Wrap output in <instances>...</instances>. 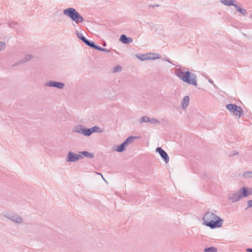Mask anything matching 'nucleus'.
<instances>
[{"mask_svg": "<svg viewBox=\"0 0 252 252\" xmlns=\"http://www.w3.org/2000/svg\"><path fill=\"white\" fill-rule=\"evenodd\" d=\"M123 144H124L125 147L127 146L128 145V143L126 141V140L123 143Z\"/></svg>", "mask_w": 252, "mask_h": 252, "instance_id": "e433bc0d", "label": "nucleus"}, {"mask_svg": "<svg viewBox=\"0 0 252 252\" xmlns=\"http://www.w3.org/2000/svg\"><path fill=\"white\" fill-rule=\"evenodd\" d=\"M106 45V43L105 42H104V43H103V46H105Z\"/></svg>", "mask_w": 252, "mask_h": 252, "instance_id": "79ce46f5", "label": "nucleus"}, {"mask_svg": "<svg viewBox=\"0 0 252 252\" xmlns=\"http://www.w3.org/2000/svg\"><path fill=\"white\" fill-rule=\"evenodd\" d=\"M135 56L141 61H145L147 60L146 54H136Z\"/></svg>", "mask_w": 252, "mask_h": 252, "instance_id": "5701e85b", "label": "nucleus"}, {"mask_svg": "<svg viewBox=\"0 0 252 252\" xmlns=\"http://www.w3.org/2000/svg\"><path fill=\"white\" fill-rule=\"evenodd\" d=\"M236 191L240 197V199L248 197L247 188L246 187H242Z\"/></svg>", "mask_w": 252, "mask_h": 252, "instance_id": "9d476101", "label": "nucleus"}, {"mask_svg": "<svg viewBox=\"0 0 252 252\" xmlns=\"http://www.w3.org/2000/svg\"><path fill=\"white\" fill-rule=\"evenodd\" d=\"M243 176L245 178H252V171H246L243 174Z\"/></svg>", "mask_w": 252, "mask_h": 252, "instance_id": "393cba45", "label": "nucleus"}, {"mask_svg": "<svg viewBox=\"0 0 252 252\" xmlns=\"http://www.w3.org/2000/svg\"><path fill=\"white\" fill-rule=\"evenodd\" d=\"M84 127V126L82 125H76L74 127L72 132L82 135Z\"/></svg>", "mask_w": 252, "mask_h": 252, "instance_id": "4468645a", "label": "nucleus"}, {"mask_svg": "<svg viewBox=\"0 0 252 252\" xmlns=\"http://www.w3.org/2000/svg\"><path fill=\"white\" fill-rule=\"evenodd\" d=\"M14 25H16V23H10L9 24V27L10 28H14Z\"/></svg>", "mask_w": 252, "mask_h": 252, "instance_id": "c9c22d12", "label": "nucleus"}, {"mask_svg": "<svg viewBox=\"0 0 252 252\" xmlns=\"http://www.w3.org/2000/svg\"><path fill=\"white\" fill-rule=\"evenodd\" d=\"M149 117L147 116H144L142 117L140 119L138 120V123L139 124H142L143 123H149Z\"/></svg>", "mask_w": 252, "mask_h": 252, "instance_id": "412c9836", "label": "nucleus"}, {"mask_svg": "<svg viewBox=\"0 0 252 252\" xmlns=\"http://www.w3.org/2000/svg\"><path fill=\"white\" fill-rule=\"evenodd\" d=\"M228 199L232 203H235L240 201V197L236 191H231L227 195Z\"/></svg>", "mask_w": 252, "mask_h": 252, "instance_id": "6e6552de", "label": "nucleus"}, {"mask_svg": "<svg viewBox=\"0 0 252 252\" xmlns=\"http://www.w3.org/2000/svg\"><path fill=\"white\" fill-rule=\"evenodd\" d=\"M79 153L80 154V155H81L82 156H83V157L85 156V157L90 158H92L94 157V154L89 153L86 151H82V152H79Z\"/></svg>", "mask_w": 252, "mask_h": 252, "instance_id": "a211bd4d", "label": "nucleus"}, {"mask_svg": "<svg viewBox=\"0 0 252 252\" xmlns=\"http://www.w3.org/2000/svg\"><path fill=\"white\" fill-rule=\"evenodd\" d=\"M220 1L224 5L228 6H234L236 3H238V2L236 0H220Z\"/></svg>", "mask_w": 252, "mask_h": 252, "instance_id": "ddd939ff", "label": "nucleus"}, {"mask_svg": "<svg viewBox=\"0 0 252 252\" xmlns=\"http://www.w3.org/2000/svg\"><path fill=\"white\" fill-rule=\"evenodd\" d=\"M32 58V55L31 54L26 55L24 58L18 61L17 64H21L30 61Z\"/></svg>", "mask_w": 252, "mask_h": 252, "instance_id": "2eb2a0df", "label": "nucleus"}, {"mask_svg": "<svg viewBox=\"0 0 252 252\" xmlns=\"http://www.w3.org/2000/svg\"><path fill=\"white\" fill-rule=\"evenodd\" d=\"M83 158V156L80 154H76L71 151H69L65 158L66 162H75L79 159Z\"/></svg>", "mask_w": 252, "mask_h": 252, "instance_id": "39448f33", "label": "nucleus"}, {"mask_svg": "<svg viewBox=\"0 0 252 252\" xmlns=\"http://www.w3.org/2000/svg\"><path fill=\"white\" fill-rule=\"evenodd\" d=\"M174 73L183 82L194 86L197 85L196 75L190 72L188 68L186 67L177 68L175 69Z\"/></svg>", "mask_w": 252, "mask_h": 252, "instance_id": "f257e3e1", "label": "nucleus"}, {"mask_svg": "<svg viewBox=\"0 0 252 252\" xmlns=\"http://www.w3.org/2000/svg\"><path fill=\"white\" fill-rule=\"evenodd\" d=\"M246 251L248 252H252V249L251 248H248L246 249Z\"/></svg>", "mask_w": 252, "mask_h": 252, "instance_id": "4c0bfd02", "label": "nucleus"}, {"mask_svg": "<svg viewBox=\"0 0 252 252\" xmlns=\"http://www.w3.org/2000/svg\"><path fill=\"white\" fill-rule=\"evenodd\" d=\"M93 48L95 49L96 50H97L98 51H103V48H102L101 47H100L99 46H98V45H96L95 44H94Z\"/></svg>", "mask_w": 252, "mask_h": 252, "instance_id": "2f4dec72", "label": "nucleus"}, {"mask_svg": "<svg viewBox=\"0 0 252 252\" xmlns=\"http://www.w3.org/2000/svg\"><path fill=\"white\" fill-rule=\"evenodd\" d=\"M84 43H85L87 46H89L90 47L93 48L95 44L94 42L93 41H90V40L86 39L83 42Z\"/></svg>", "mask_w": 252, "mask_h": 252, "instance_id": "4be33fe9", "label": "nucleus"}, {"mask_svg": "<svg viewBox=\"0 0 252 252\" xmlns=\"http://www.w3.org/2000/svg\"><path fill=\"white\" fill-rule=\"evenodd\" d=\"M159 123V121L157 120L156 119L149 117V123H150L151 124H158Z\"/></svg>", "mask_w": 252, "mask_h": 252, "instance_id": "c85d7f7f", "label": "nucleus"}, {"mask_svg": "<svg viewBox=\"0 0 252 252\" xmlns=\"http://www.w3.org/2000/svg\"><path fill=\"white\" fill-rule=\"evenodd\" d=\"M45 86L48 87H53L59 89H63L65 87V84L61 82L55 81H49L45 83Z\"/></svg>", "mask_w": 252, "mask_h": 252, "instance_id": "0eeeda50", "label": "nucleus"}, {"mask_svg": "<svg viewBox=\"0 0 252 252\" xmlns=\"http://www.w3.org/2000/svg\"><path fill=\"white\" fill-rule=\"evenodd\" d=\"M91 128L92 129V133H93L94 132H101V131H98V130L99 129V128L97 126H94L93 127H91Z\"/></svg>", "mask_w": 252, "mask_h": 252, "instance_id": "7c9ffc66", "label": "nucleus"}, {"mask_svg": "<svg viewBox=\"0 0 252 252\" xmlns=\"http://www.w3.org/2000/svg\"><path fill=\"white\" fill-rule=\"evenodd\" d=\"M234 7L236 8V9L242 15L244 16L247 15V10L245 9L242 8L240 6L237 4V3L235 4Z\"/></svg>", "mask_w": 252, "mask_h": 252, "instance_id": "f3484780", "label": "nucleus"}, {"mask_svg": "<svg viewBox=\"0 0 252 252\" xmlns=\"http://www.w3.org/2000/svg\"><path fill=\"white\" fill-rule=\"evenodd\" d=\"M92 129L87 128L85 126L84 127L82 135L84 136H90L92 134Z\"/></svg>", "mask_w": 252, "mask_h": 252, "instance_id": "6ab92c4d", "label": "nucleus"}, {"mask_svg": "<svg viewBox=\"0 0 252 252\" xmlns=\"http://www.w3.org/2000/svg\"><path fill=\"white\" fill-rule=\"evenodd\" d=\"M63 13L77 24L84 21L83 17L74 8L69 7L64 9L63 10Z\"/></svg>", "mask_w": 252, "mask_h": 252, "instance_id": "7ed1b4c3", "label": "nucleus"}, {"mask_svg": "<svg viewBox=\"0 0 252 252\" xmlns=\"http://www.w3.org/2000/svg\"><path fill=\"white\" fill-rule=\"evenodd\" d=\"M156 151L158 153L160 157L163 158L166 163L169 162V158L166 152L163 150L161 147H158Z\"/></svg>", "mask_w": 252, "mask_h": 252, "instance_id": "1a4fd4ad", "label": "nucleus"}, {"mask_svg": "<svg viewBox=\"0 0 252 252\" xmlns=\"http://www.w3.org/2000/svg\"><path fill=\"white\" fill-rule=\"evenodd\" d=\"M164 60L166 61V62H167L168 63H171V62H170V60L168 58H167L166 59H164Z\"/></svg>", "mask_w": 252, "mask_h": 252, "instance_id": "58836bf2", "label": "nucleus"}, {"mask_svg": "<svg viewBox=\"0 0 252 252\" xmlns=\"http://www.w3.org/2000/svg\"><path fill=\"white\" fill-rule=\"evenodd\" d=\"M97 173V174H98V175H100L102 176V178L103 179V180H105V179H104V178L103 177V176H102V175H101V173Z\"/></svg>", "mask_w": 252, "mask_h": 252, "instance_id": "a19ab883", "label": "nucleus"}, {"mask_svg": "<svg viewBox=\"0 0 252 252\" xmlns=\"http://www.w3.org/2000/svg\"><path fill=\"white\" fill-rule=\"evenodd\" d=\"M6 44L4 42L0 41V51L5 49Z\"/></svg>", "mask_w": 252, "mask_h": 252, "instance_id": "c756f323", "label": "nucleus"}, {"mask_svg": "<svg viewBox=\"0 0 252 252\" xmlns=\"http://www.w3.org/2000/svg\"><path fill=\"white\" fill-rule=\"evenodd\" d=\"M113 72H120L122 71V67L121 66H120V65H116L115 66H114L113 68Z\"/></svg>", "mask_w": 252, "mask_h": 252, "instance_id": "bb28decb", "label": "nucleus"}, {"mask_svg": "<svg viewBox=\"0 0 252 252\" xmlns=\"http://www.w3.org/2000/svg\"><path fill=\"white\" fill-rule=\"evenodd\" d=\"M202 220L204 224L212 229L221 227L223 221L220 217L209 212L205 214Z\"/></svg>", "mask_w": 252, "mask_h": 252, "instance_id": "f03ea898", "label": "nucleus"}, {"mask_svg": "<svg viewBox=\"0 0 252 252\" xmlns=\"http://www.w3.org/2000/svg\"><path fill=\"white\" fill-rule=\"evenodd\" d=\"M76 36L77 37L82 40V42H84L85 39H86L85 36L83 35V34L79 32H76Z\"/></svg>", "mask_w": 252, "mask_h": 252, "instance_id": "cd10ccee", "label": "nucleus"}, {"mask_svg": "<svg viewBox=\"0 0 252 252\" xmlns=\"http://www.w3.org/2000/svg\"><path fill=\"white\" fill-rule=\"evenodd\" d=\"M204 252H217V249L214 247H211L208 248H206L204 250Z\"/></svg>", "mask_w": 252, "mask_h": 252, "instance_id": "a878e982", "label": "nucleus"}, {"mask_svg": "<svg viewBox=\"0 0 252 252\" xmlns=\"http://www.w3.org/2000/svg\"><path fill=\"white\" fill-rule=\"evenodd\" d=\"M137 137L130 136L128 137L126 140V141L128 143V145L131 144L133 143L134 140L136 139Z\"/></svg>", "mask_w": 252, "mask_h": 252, "instance_id": "b1692460", "label": "nucleus"}, {"mask_svg": "<svg viewBox=\"0 0 252 252\" xmlns=\"http://www.w3.org/2000/svg\"><path fill=\"white\" fill-rule=\"evenodd\" d=\"M146 55L147 60H155L161 58L160 55L157 53H149L147 54Z\"/></svg>", "mask_w": 252, "mask_h": 252, "instance_id": "dca6fc26", "label": "nucleus"}, {"mask_svg": "<svg viewBox=\"0 0 252 252\" xmlns=\"http://www.w3.org/2000/svg\"><path fill=\"white\" fill-rule=\"evenodd\" d=\"M126 150L125 147L124 146V144H121V145L117 146L116 147V148L114 149V151H115L117 152H122Z\"/></svg>", "mask_w": 252, "mask_h": 252, "instance_id": "aec40b11", "label": "nucleus"}, {"mask_svg": "<svg viewBox=\"0 0 252 252\" xmlns=\"http://www.w3.org/2000/svg\"><path fill=\"white\" fill-rule=\"evenodd\" d=\"M238 153L237 152H235L233 153V155H238Z\"/></svg>", "mask_w": 252, "mask_h": 252, "instance_id": "ea45409f", "label": "nucleus"}, {"mask_svg": "<svg viewBox=\"0 0 252 252\" xmlns=\"http://www.w3.org/2000/svg\"><path fill=\"white\" fill-rule=\"evenodd\" d=\"M102 52H104L107 53H109L110 52V51L109 49H106V48H103Z\"/></svg>", "mask_w": 252, "mask_h": 252, "instance_id": "f704fd0d", "label": "nucleus"}, {"mask_svg": "<svg viewBox=\"0 0 252 252\" xmlns=\"http://www.w3.org/2000/svg\"><path fill=\"white\" fill-rule=\"evenodd\" d=\"M247 191H248V196L249 195L252 194V188H247Z\"/></svg>", "mask_w": 252, "mask_h": 252, "instance_id": "473e14b6", "label": "nucleus"}, {"mask_svg": "<svg viewBox=\"0 0 252 252\" xmlns=\"http://www.w3.org/2000/svg\"><path fill=\"white\" fill-rule=\"evenodd\" d=\"M252 207V200H249L248 201V207L247 209Z\"/></svg>", "mask_w": 252, "mask_h": 252, "instance_id": "72a5a7b5", "label": "nucleus"}, {"mask_svg": "<svg viewBox=\"0 0 252 252\" xmlns=\"http://www.w3.org/2000/svg\"><path fill=\"white\" fill-rule=\"evenodd\" d=\"M226 108L232 115L238 118L244 114L242 108L235 104H227Z\"/></svg>", "mask_w": 252, "mask_h": 252, "instance_id": "20e7f679", "label": "nucleus"}, {"mask_svg": "<svg viewBox=\"0 0 252 252\" xmlns=\"http://www.w3.org/2000/svg\"><path fill=\"white\" fill-rule=\"evenodd\" d=\"M4 217L17 224H21L23 222V218L16 214H6Z\"/></svg>", "mask_w": 252, "mask_h": 252, "instance_id": "423d86ee", "label": "nucleus"}, {"mask_svg": "<svg viewBox=\"0 0 252 252\" xmlns=\"http://www.w3.org/2000/svg\"><path fill=\"white\" fill-rule=\"evenodd\" d=\"M189 102V96H185L181 102V106L183 109L185 110L188 106Z\"/></svg>", "mask_w": 252, "mask_h": 252, "instance_id": "f8f14e48", "label": "nucleus"}, {"mask_svg": "<svg viewBox=\"0 0 252 252\" xmlns=\"http://www.w3.org/2000/svg\"><path fill=\"white\" fill-rule=\"evenodd\" d=\"M119 40L124 44H128L131 43L133 39L131 37H127L125 34H122L120 36Z\"/></svg>", "mask_w": 252, "mask_h": 252, "instance_id": "9b49d317", "label": "nucleus"}]
</instances>
